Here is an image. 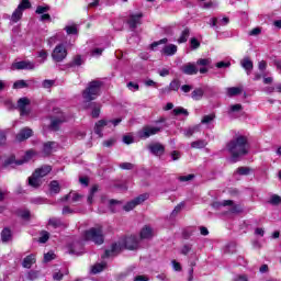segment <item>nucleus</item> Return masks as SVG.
<instances>
[{
  "label": "nucleus",
  "instance_id": "nucleus-1",
  "mask_svg": "<svg viewBox=\"0 0 281 281\" xmlns=\"http://www.w3.org/2000/svg\"><path fill=\"white\" fill-rule=\"evenodd\" d=\"M226 149L231 154V161L236 164L240 157L249 154V142L245 136H237L227 143Z\"/></svg>",
  "mask_w": 281,
  "mask_h": 281
},
{
  "label": "nucleus",
  "instance_id": "nucleus-2",
  "mask_svg": "<svg viewBox=\"0 0 281 281\" xmlns=\"http://www.w3.org/2000/svg\"><path fill=\"white\" fill-rule=\"evenodd\" d=\"M139 247V238L135 235L126 237L123 241H119L112 245L111 250H105L101 258H111V256H117L122 249L135 250Z\"/></svg>",
  "mask_w": 281,
  "mask_h": 281
},
{
  "label": "nucleus",
  "instance_id": "nucleus-3",
  "mask_svg": "<svg viewBox=\"0 0 281 281\" xmlns=\"http://www.w3.org/2000/svg\"><path fill=\"white\" fill-rule=\"evenodd\" d=\"M86 240H91L94 245H102L104 243V232L102 226L92 227L83 233Z\"/></svg>",
  "mask_w": 281,
  "mask_h": 281
},
{
  "label": "nucleus",
  "instance_id": "nucleus-4",
  "mask_svg": "<svg viewBox=\"0 0 281 281\" xmlns=\"http://www.w3.org/2000/svg\"><path fill=\"white\" fill-rule=\"evenodd\" d=\"M102 88L101 81H91L82 92V98L86 102H92L98 95H100V89Z\"/></svg>",
  "mask_w": 281,
  "mask_h": 281
},
{
  "label": "nucleus",
  "instance_id": "nucleus-5",
  "mask_svg": "<svg viewBox=\"0 0 281 281\" xmlns=\"http://www.w3.org/2000/svg\"><path fill=\"white\" fill-rule=\"evenodd\" d=\"M32 157H34V150H29L26 151V158L22 159V160H16V157H14V155L9 156L4 162H3V167L4 168H14V166H23V164H25V161H27V159H32Z\"/></svg>",
  "mask_w": 281,
  "mask_h": 281
},
{
  "label": "nucleus",
  "instance_id": "nucleus-6",
  "mask_svg": "<svg viewBox=\"0 0 281 281\" xmlns=\"http://www.w3.org/2000/svg\"><path fill=\"white\" fill-rule=\"evenodd\" d=\"M30 8H32V3H30L29 0H22L21 3L12 13L11 21L13 23H19V21H21L23 16V12H25V10H30Z\"/></svg>",
  "mask_w": 281,
  "mask_h": 281
},
{
  "label": "nucleus",
  "instance_id": "nucleus-7",
  "mask_svg": "<svg viewBox=\"0 0 281 281\" xmlns=\"http://www.w3.org/2000/svg\"><path fill=\"white\" fill-rule=\"evenodd\" d=\"M161 131H164V127L161 126L145 125L138 132V137L140 139H148V137H153V135H158V133H161Z\"/></svg>",
  "mask_w": 281,
  "mask_h": 281
},
{
  "label": "nucleus",
  "instance_id": "nucleus-8",
  "mask_svg": "<svg viewBox=\"0 0 281 281\" xmlns=\"http://www.w3.org/2000/svg\"><path fill=\"white\" fill-rule=\"evenodd\" d=\"M52 58L55 63H63L67 58V48L64 44H58L53 53Z\"/></svg>",
  "mask_w": 281,
  "mask_h": 281
},
{
  "label": "nucleus",
  "instance_id": "nucleus-9",
  "mask_svg": "<svg viewBox=\"0 0 281 281\" xmlns=\"http://www.w3.org/2000/svg\"><path fill=\"white\" fill-rule=\"evenodd\" d=\"M121 122H122V119H116L112 121L100 120L94 125V133L95 135H99V137H104V135L102 134L104 126H109V124H113V126H117V124H120Z\"/></svg>",
  "mask_w": 281,
  "mask_h": 281
},
{
  "label": "nucleus",
  "instance_id": "nucleus-10",
  "mask_svg": "<svg viewBox=\"0 0 281 281\" xmlns=\"http://www.w3.org/2000/svg\"><path fill=\"white\" fill-rule=\"evenodd\" d=\"M148 196H149L148 193H143V194L138 195L134 200L127 202L123 206V210H125V212H131V210H135V207H137V205H142V203H144V201H148Z\"/></svg>",
  "mask_w": 281,
  "mask_h": 281
},
{
  "label": "nucleus",
  "instance_id": "nucleus-11",
  "mask_svg": "<svg viewBox=\"0 0 281 281\" xmlns=\"http://www.w3.org/2000/svg\"><path fill=\"white\" fill-rule=\"evenodd\" d=\"M213 206L214 207H221V206L222 207H227V206H229L231 207V210H229L231 214H241V212H243V207H240V205L234 204V201H232V200H224L222 202H215L213 204Z\"/></svg>",
  "mask_w": 281,
  "mask_h": 281
},
{
  "label": "nucleus",
  "instance_id": "nucleus-12",
  "mask_svg": "<svg viewBox=\"0 0 281 281\" xmlns=\"http://www.w3.org/2000/svg\"><path fill=\"white\" fill-rule=\"evenodd\" d=\"M144 18L143 13H136V14H131L127 19V25L130 30L135 31L137 30V25H142V19Z\"/></svg>",
  "mask_w": 281,
  "mask_h": 281
},
{
  "label": "nucleus",
  "instance_id": "nucleus-13",
  "mask_svg": "<svg viewBox=\"0 0 281 281\" xmlns=\"http://www.w3.org/2000/svg\"><path fill=\"white\" fill-rule=\"evenodd\" d=\"M147 148L151 155H155V157H161L166 153V146H164L161 143H151L147 146Z\"/></svg>",
  "mask_w": 281,
  "mask_h": 281
},
{
  "label": "nucleus",
  "instance_id": "nucleus-14",
  "mask_svg": "<svg viewBox=\"0 0 281 281\" xmlns=\"http://www.w3.org/2000/svg\"><path fill=\"white\" fill-rule=\"evenodd\" d=\"M12 67L13 69H18V70L26 69L29 71H32L36 69V64L30 60H22V61L14 63Z\"/></svg>",
  "mask_w": 281,
  "mask_h": 281
},
{
  "label": "nucleus",
  "instance_id": "nucleus-15",
  "mask_svg": "<svg viewBox=\"0 0 281 281\" xmlns=\"http://www.w3.org/2000/svg\"><path fill=\"white\" fill-rule=\"evenodd\" d=\"M67 122V119L65 117V114L60 113L59 116L53 117L49 128L50 131H58L60 128V124Z\"/></svg>",
  "mask_w": 281,
  "mask_h": 281
},
{
  "label": "nucleus",
  "instance_id": "nucleus-16",
  "mask_svg": "<svg viewBox=\"0 0 281 281\" xmlns=\"http://www.w3.org/2000/svg\"><path fill=\"white\" fill-rule=\"evenodd\" d=\"M29 104H30V99L27 98L19 99L18 109L20 111V115H30V110L27 109Z\"/></svg>",
  "mask_w": 281,
  "mask_h": 281
},
{
  "label": "nucleus",
  "instance_id": "nucleus-17",
  "mask_svg": "<svg viewBox=\"0 0 281 281\" xmlns=\"http://www.w3.org/2000/svg\"><path fill=\"white\" fill-rule=\"evenodd\" d=\"M33 133L32 128L24 127L16 134L15 139L18 142H25V139H30V137H32Z\"/></svg>",
  "mask_w": 281,
  "mask_h": 281
},
{
  "label": "nucleus",
  "instance_id": "nucleus-18",
  "mask_svg": "<svg viewBox=\"0 0 281 281\" xmlns=\"http://www.w3.org/2000/svg\"><path fill=\"white\" fill-rule=\"evenodd\" d=\"M181 71L182 74H186V76H194L199 74V68H196V65L188 63L181 67Z\"/></svg>",
  "mask_w": 281,
  "mask_h": 281
},
{
  "label": "nucleus",
  "instance_id": "nucleus-19",
  "mask_svg": "<svg viewBox=\"0 0 281 281\" xmlns=\"http://www.w3.org/2000/svg\"><path fill=\"white\" fill-rule=\"evenodd\" d=\"M58 147V143L56 142H47L43 145V155L44 157H49L52 153H54V148Z\"/></svg>",
  "mask_w": 281,
  "mask_h": 281
},
{
  "label": "nucleus",
  "instance_id": "nucleus-20",
  "mask_svg": "<svg viewBox=\"0 0 281 281\" xmlns=\"http://www.w3.org/2000/svg\"><path fill=\"white\" fill-rule=\"evenodd\" d=\"M50 172H52V166H48V165H44L34 171L35 177H40V179H43V177H47V175Z\"/></svg>",
  "mask_w": 281,
  "mask_h": 281
},
{
  "label": "nucleus",
  "instance_id": "nucleus-21",
  "mask_svg": "<svg viewBox=\"0 0 281 281\" xmlns=\"http://www.w3.org/2000/svg\"><path fill=\"white\" fill-rule=\"evenodd\" d=\"M155 234L153 233V228L148 225L144 226L140 231V240H148L153 238Z\"/></svg>",
  "mask_w": 281,
  "mask_h": 281
},
{
  "label": "nucleus",
  "instance_id": "nucleus-22",
  "mask_svg": "<svg viewBox=\"0 0 281 281\" xmlns=\"http://www.w3.org/2000/svg\"><path fill=\"white\" fill-rule=\"evenodd\" d=\"M241 67L246 70L247 75L251 74L254 69V61L249 57H245L244 59L240 60Z\"/></svg>",
  "mask_w": 281,
  "mask_h": 281
},
{
  "label": "nucleus",
  "instance_id": "nucleus-23",
  "mask_svg": "<svg viewBox=\"0 0 281 281\" xmlns=\"http://www.w3.org/2000/svg\"><path fill=\"white\" fill-rule=\"evenodd\" d=\"M177 45L168 44L162 48V54H165V56H175L177 54Z\"/></svg>",
  "mask_w": 281,
  "mask_h": 281
},
{
  "label": "nucleus",
  "instance_id": "nucleus-24",
  "mask_svg": "<svg viewBox=\"0 0 281 281\" xmlns=\"http://www.w3.org/2000/svg\"><path fill=\"white\" fill-rule=\"evenodd\" d=\"M34 262H36V257L34 255H29L24 258L22 267H24V269H32Z\"/></svg>",
  "mask_w": 281,
  "mask_h": 281
},
{
  "label": "nucleus",
  "instance_id": "nucleus-25",
  "mask_svg": "<svg viewBox=\"0 0 281 281\" xmlns=\"http://www.w3.org/2000/svg\"><path fill=\"white\" fill-rule=\"evenodd\" d=\"M41 177L33 172V175L29 178V186H31V188H41Z\"/></svg>",
  "mask_w": 281,
  "mask_h": 281
},
{
  "label": "nucleus",
  "instance_id": "nucleus-26",
  "mask_svg": "<svg viewBox=\"0 0 281 281\" xmlns=\"http://www.w3.org/2000/svg\"><path fill=\"white\" fill-rule=\"evenodd\" d=\"M229 23V18H223L218 20L217 18L211 19V27H216V25H227Z\"/></svg>",
  "mask_w": 281,
  "mask_h": 281
},
{
  "label": "nucleus",
  "instance_id": "nucleus-27",
  "mask_svg": "<svg viewBox=\"0 0 281 281\" xmlns=\"http://www.w3.org/2000/svg\"><path fill=\"white\" fill-rule=\"evenodd\" d=\"M203 95H205V91H203V88H196L191 92V98L195 101L202 100Z\"/></svg>",
  "mask_w": 281,
  "mask_h": 281
},
{
  "label": "nucleus",
  "instance_id": "nucleus-28",
  "mask_svg": "<svg viewBox=\"0 0 281 281\" xmlns=\"http://www.w3.org/2000/svg\"><path fill=\"white\" fill-rule=\"evenodd\" d=\"M1 240L2 243H10L12 240V231L10 228L5 227L1 232Z\"/></svg>",
  "mask_w": 281,
  "mask_h": 281
},
{
  "label": "nucleus",
  "instance_id": "nucleus-29",
  "mask_svg": "<svg viewBox=\"0 0 281 281\" xmlns=\"http://www.w3.org/2000/svg\"><path fill=\"white\" fill-rule=\"evenodd\" d=\"M188 38H190V29L186 27L182 32L180 37L177 40V43L181 45V43H188Z\"/></svg>",
  "mask_w": 281,
  "mask_h": 281
},
{
  "label": "nucleus",
  "instance_id": "nucleus-30",
  "mask_svg": "<svg viewBox=\"0 0 281 281\" xmlns=\"http://www.w3.org/2000/svg\"><path fill=\"white\" fill-rule=\"evenodd\" d=\"M240 93H243V88L241 87L227 88V95L229 98H234V95H240Z\"/></svg>",
  "mask_w": 281,
  "mask_h": 281
},
{
  "label": "nucleus",
  "instance_id": "nucleus-31",
  "mask_svg": "<svg viewBox=\"0 0 281 281\" xmlns=\"http://www.w3.org/2000/svg\"><path fill=\"white\" fill-rule=\"evenodd\" d=\"M49 190L50 192H54V194H58L60 192V183H58L57 180L50 181Z\"/></svg>",
  "mask_w": 281,
  "mask_h": 281
},
{
  "label": "nucleus",
  "instance_id": "nucleus-32",
  "mask_svg": "<svg viewBox=\"0 0 281 281\" xmlns=\"http://www.w3.org/2000/svg\"><path fill=\"white\" fill-rule=\"evenodd\" d=\"M169 89L171 91H179V89H181V80L179 79L171 80V82L169 83Z\"/></svg>",
  "mask_w": 281,
  "mask_h": 281
},
{
  "label": "nucleus",
  "instance_id": "nucleus-33",
  "mask_svg": "<svg viewBox=\"0 0 281 281\" xmlns=\"http://www.w3.org/2000/svg\"><path fill=\"white\" fill-rule=\"evenodd\" d=\"M106 269V262L95 263L92 267V273H101V271H104Z\"/></svg>",
  "mask_w": 281,
  "mask_h": 281
},
{
  "label": "nucleus",
  "instance_id": "nucleus-34",
  "mask_svg": "<svg viewBox=\"0 0 281 281\" xmlns=\"http://www.w3.org/2000/svg\"><path fill=\"white\" fill-rule=\"evenodd\" d=\"M200 131V126L195 125L193 127H189L184 131V135L186 137H192L194 135V133H199Z\"/></svg>",
  "mask_w": 281,
  "mask_h": 281
},
{
  "label": "nucleus",
  "instance_id": "nucleus-35",
  "mask_svg": "<svg viewBox=\"0 0 281 281\" xmlns=\"http://www.w3.org/2000/svg\"><path fill=\"white\" fill-rule=\"evenodd\" d=\"M207 146V142L200 139V140H194L191 143V148H205Z\"/></svg>",
  "mask_w": 281,
  "mask_h": 281
},
{
  "label": "nucleus",
  "instance_id": "nucleus-36",
  "mask_svg": "<svg viewBox=\"0 0 281 281\" xmlns=\"http://www.w3.org/2000/svg\"><path fill=\"white\" fill-rule=\"evenodd\" d=\"M70 196H72V203H76V202L80 201V199H82V195H80V194H78V193H74L72 195H71V193H70V194H68V195H65V196L61 199V201H69Z\"/></svg>",
  "mask_w": 281,
  "mask_h": 281
},
{
  "label": "nucleus",
  "instance_id": "nucleus-37",
  "mask_svg": "<svg viewBox=\"0 0 281 281\" xmlns=\"http://www.w3.org/2000/svg\"><path fill=\"white\" fill-rule=\"evenodd\" d=\"M173 115H186V117H188V115H190V112H188V110L183 109L182 106H179L173 109Z\"/></svg>",
  "mask_w": 281,
  "mask_h": 281
},
{
  "label": "nucleus",
  "instance_id": "nucleus-38",
  "mask_svg": "<svg viewBox=\"0 0 281 281\" xmlns=\"http://www.w3.org/2000/svg\"><path fill=\"white\" fill-rule=\"evenodd\" d=\"M91 105H92V112H91L92 117H100V104L91 103Z\"/></svg>",
  "mask_w": 281,
  "mask_h": 281
},
{
  "label": "nucleus",
  "instance_id": "nucleus-39",
  "mask_svg": "<svg viewBox=\"0 0 281 281\" xmlns=\"http://www.w3.org/2000/svg\"><path fill=\"white\" fill-rule=\"evenodd\" d=\"M196 65H199L200 67H209V65H212V59L200 58V59H198Z\"/></svg>",
  "mask_w": 281,
  "mask_h": 281
},
{
  "label": "nucleus",
  "instance_id": "nucleus-40",
  "mask_svg": "<svg viewBox=\"0 0 281 281\" xmlns=\"http://www.w3.org/2000/svg\"><path fill=\"white\" fill-rule=\"evenodd\" d=\"M40 235L38 243L45 244L49 240V233L47 231H42Z\"/></svg>",
  "mask_w": 281,
  "mask_h": 281
},
{
  "label": "nucleus",
  "instance_id": "nucleus-41",
  "mask_svg": "<svg viewBox=\"0 0 281 281\" xmlns=\"http://www.w3.org/2000/svg\"><path fill=\"white\" fill-rule=\"evenodd\" d=\"M216 119V114H209V115H204L202 117V124H210V122H214V120Z\"/></svg>",
  "mask_w": 281,
  "mask_h": 281
},
{
  "label": "nucleus",
  "instance_id": "nucleus-42",
  "mask_svg": "<svg viewBox=\"0 0 281 281\" xmlns=\"http://www.w3.org/2000/svg\"><path fill=\"white\" fill-rule=\"evenodd\" d=\"M270 205H280L281 196L278 194H273L269 200Z\"/></svg>",
  "mask_w": 281,
  "mask_h": 281
},
{
  "label": "nucleus",
  "instance_id": "nucleus-43",
  "mask_svg": "<svg viewBox=\"0 0 281 281\" xmlns=\"http://www.w3.org/2000/svg\"><path fill=\"white\" fill-rule=\"evenodd\" d=\"M27 87V82L25 80H18L13 83V89H25Z\"/></svg>",
  "mask_w": 281,
  "mask_h": 281
},
{
  "label": "nucleus",
  "instance_id": "nucleus-44",
  "mask_svg": "<svg viewBox=\"0 0 281 281\" xmlns=\"http://www.w3.org/2000/svg\"><path fill=\"white\" fill-rule=\"evenodd\" d=\"M48 224L52 225V227H61L63 221H60V218L53 217L49 220Z\"/></svg>",
  "mask_w": 281,
  "mask_h": 281
},
{
  "label": "nucleus",
  "instance_id": "nucleus-45",
  "mask_svg": "<svg viewBox=\"0 0 281 281\" xmlns=\"http://www.w3.org/2000/svg\"><path fill=\"white\" fill-rule=\"evenodd\" d=\"M236 172L237 175L247 176L251 172V169L249 167H239Z\"/></svg>",
  "mask_w": 281,
  "mask_h": 281
},
{
  "label": "nucleus",
  "instance_id": "nucleus-46",
  "mask_svg": "<svg viewBox=\"0 0 281 281\" xmlns=\"http://www.w3.org/2000/svg\"><path fill=\"white\" fill-rule=\"evenodd\" d=\"M95 192H98V184H94L91 190H90V194L88 195V203H93V194H95Z\"/></svg>",
  "mask_w": 281,
  "mask_h": 281
},
{
  "label": "nucleus",
  "instance_id": "nucleus-47",
  "mask_svg": "<svg viewBox=\"0 0 281 281\" xmlns=\"http://www.w3.org/2000/svg\"><path fill=\"white\" fill-rule=\"evenodd\" d=\"M191 49H199L201 47V42L196 40L195 37H192L190 40Z\"/></svg>",
  "mask_w": 281,
  "mask_h": 281
},
{
  "label": "nucleus",
  "instance_id": "nucleus-48",
  "mask_svg": "<svg viewBox=\"0 0 281 281\" xmlns=\"http://www.w3.org/2000/svg\"><path fill=\"white\" fill-rule=\"evenodd\" d=\"M55 259H56V254H54L53 251H49L44 255L45 262H52V260H55Z\"/></svg>",
  "mask_w": 281,
  "mask_h": 281
},
{
  "label": "nucleus",
  "instance_id": "nucleus-49",
  "mask_svg": "<svg viewBox=\"0 0 281 281\" xmlns=\"http://www.w3.org/2000/svg\"><path fill=\"white\" fill-rule=\"evenodd\" d=\"M191 251H192V245L187 244L182 246L180 254H182V256H188V254Z\"/></svg>",
  "mask_w": 281,
  "mask_h": 281
},
{
  "label": "nucleus",
  "instance_id": "nucleus-50",
  "mask_svg": "<svg viewBox=\"0 0 281 281\" xmlns=\"http://www.w3.org/2000/svg\"><path fill=\"white\" fill-rule=\"evenodd\" d=\"M119 167L122 170H133V168H135V165L131 164V162H122V164L119 165Z\"/></svg>",
  "mask_w": 281,
  "mask_h": 281
},
{
  "label": "nucleus",
  "instance_id": "nucleus-51",
  "mask_svg": "<svg viewBox=\"0 0 281 281\" xmlns=\"http://www.w3.org/2000/svg\"><path fill=\"white\" fill-rule=\"evenodd\" d=\"M166 43H168V38H162V40H160L158 42H154L150 45V49H155V47H159V45H164Z\"/></svg>",
  "mask_w": 281,
  "mask_h": 281
},
{
  "label": "nucleus",
  "instance_id": "nucleus-52",
  "mask_svg": "<svg viewBox=\"0 0 281 281\" xmlns=\"http://www.w3.org/2000/svg\"><path fill=\"white\" fill-rule=\"evenodd\" d=\"M171 159L172 161H179V159H181V151L179 150H173L171 151Z\"/></svg>",
  "mask_w": 281,
  "mask_h": 281
},
{
  "label": "nucleus",
  "instance_id": "nucleus-53",
  "mask_svg": "<svg viewBox=\"0 0 281 281\" xmlns=\"http://www.w3.org/2000/svg\"><path fill=\"white\" fill-rule=\"evenodd\" d=\"M54 80L46 79L43 81L42 87L44 89H52V87H54Z\"/></svg>",
  "mask_w": 281,
  "mask_h": 281
},
{
  "label": "nucleus",
  "instance_id": "nucleus-54",
  "mask_svg": "<svg viewBox=\"0 0 281 281\" xmlns=\"http://www.w3.org/2000/svg\"><path fill=\"white\" fill-rule=\"evenodd\" d=\"M49 11V7H43V5H38L36 8V14H45V12Z\"/></svg>",
  "mask_w": 281,
  "mask_h": 281
},
{
  "label": "nucleus",
  "instance_id": "nucleus-55",
  "mask_svg": "<svg viewBox=\"0 0 281 281\" xmlns=\"http://www.w3.org/2000/svg\"><path fill=\"white\" fill-rule=\"evenodd\" d=\"M127 88L130 89V91H139V85H137L133 81H130L127 83Z\"/></svg>",
  "mask_w": 281,
  "mask_h": 281
},
{
  "label": "nucleus",
  "instance_id": "nucleus-56",
  "mask_svg": "<svg viewBox=\"0 0 281 281\" xmlns=\"http://www.w3.org/2000/svg\"><path fill=\"white\" fill-rule=\"evenodd\" d=\"M238 111H243V105L240 103L231 105V112L232 113H238Z\"/></svg>",
  "mask_w": 281,
  "mask_h": 281
},
{
  "label": "nucleus",
  "instance_id": "nucleus-57",
  "mask_svg": "<svg viewBox=\"0 0 281 281\" xmlns=\"http://www.w3.org/2000/svg\"><path fill=\"white\" fill-rule=\"evenodd\" d=\"M217 69H223L225 67H232V63L229 61H220L215 65Z\"/></svg>",
  "mask_w": 281,
  "mask_h": 281
},
{
  "label": "nucleus",
  "instance_id": "nucleus-58",
  "mask_svg": "<svg viewBox=\"0 0 281 281\" xmlns=\"http://www.w3.org/2000/svg\"><path fill=\"white\" fill-rule=\"evenodd\" d=\"M184 205H186V204H184L183 202H181L180 204H178V205L173 209L172 215L175 216V215L179 214V212H181V210H183Z\"/></svg>",
  "mask_w": 281,
  "mask_h": 281
},
{
  "label": "nucleus",
  "instance_id": "nucleus-59",
  "mask_svg": "<svg viewBox=\"0 0 281 281\" xmlns=\"http://www.w3.org/2000/svg\"><path fill=\"white\" fill-rule=\"evenodd\" d=\"M180 89L183 93H190V91H192L194 89V87H192L190 85H183L180 87Z\"/></svg>",
  "mask_w": 281,
  "mask_h": 281
},
{
  "label": "nucleus",
  "instance_id": "nucleus-60",
  "mask_svg": "<svg viewBox=\"0 0 281 281\" xmlns=\"http://www.w3.org/2000/svg\"><path fill=\"white\" fill-rule=\"evenodd\" d=\"M194 178V175L190 173L188 176H180L178 179L179 181L186 182V181H192Z\"/></svg>",
  "mask_w": 281,
  "mask_h": 281
},
{
  "label": "nucleus",
  "instance_id": "nucleus-61",
  "mask_svg": "<svg viewBox=\"0 0 281 281\" xmlns=\"http://www.w3.org/2000/svg\"><path fill=\"white\" fill-rule=\"evenodd\" d=\"M159 76H161V78H166V76H170V69L168 68H162L160 70H158Z\"/></svg>",
  "mask_w": 281,
  "mask_h": 281
},
{
  "label": "nucleus",
  "instance_id": "nucleus-62",
  "mask_svg": "<svg viewBox=\"0 0 281 281\" xmlns=\"http://www.w3.org/2000/svg\"><path fill=\"white\" fill-rule=\"evenodd\" d=\"M7 140H8V138L5 136V132L0 130V146H4Z\"/></svg>",
  "mask_w": 281,
  "mask_h": 281
},
{
  "label": "nucleus",
  "instance_id": "nucleus-63",
  "mask_svg": "<svg viewBox=\"0 0 281 281\" xmlns=\"http://www.w3.org/2000/svg\"><path fill=\"white\" fill-rule=\"evenodd\" d=\"M67 34H78V29L76 26H66Z\"/></svg>",
  "mask_w": 281,
  "mask_h": 281
},
{
  "label": "nucleus",
  "instance_id": "nucleus-64",
  "mask_svg": "<svg viewBox=\"0 0 281 281\" xmlns=\"http://www.w3.org/2000/svg\"><path fill=\"white\" fill-rule=\"evenodd\" d=\"M262 30L260 27H255L249 32V36H258Z\"/></svg>",
  "mask_w": 281,
  "mask_h": 281
}]
</instances>
